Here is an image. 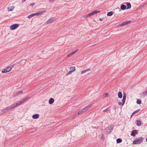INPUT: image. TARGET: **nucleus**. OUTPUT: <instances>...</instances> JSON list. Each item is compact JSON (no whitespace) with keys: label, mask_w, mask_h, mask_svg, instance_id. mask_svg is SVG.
<instances>
[{"label":"nucleus","mask_w":147,"mask_h":147,"mask_svg":"<svg viewBox=\"0 0 147 147\" xmlns=\"http://www.w3.org/2000/svg\"><path fill=\"white\" fill-rule=\"evenodd\" d=\"M143 139L144 138L142 137L136 138L134 140L133 143L136 144H140L143 142Z\"/></svg>","instance_id":"nucleus-1"},{"label":"nucleus","mask_w":147,"mask_h":147,"mask_svg":"<svg viewBox=\"0 0 147 147\" xmlns=\"http://www.w3.org/2000/svg\"><path fill=\"white\" fill-rule=\"evenodd\" d=\"M46 12V10H43L39 12L33 13L28 16V18H31L33 16H41L43 15V14L45 13Z\"/></svg>","instance_id":"nucleus-2"},{"label":"nucleus","mask_w":147,"mask_h":147,"mask_svg":"<svg viewBox=\"0 0 147 147\" xmlns=\"http://www.w3.org/2000/svg\"><path fill=\"white\" fill-rule=\"evenodd\" d=\"M14 106L13 105V104L12 105H10L9 106L6 107V108L3 109L2 110V111L4 113H5L8 111H10L11 110L15 108Z\"/></svg>","instance_id":"nucleus-3"},{"label":"nucleus","mask_w":147,"mask_h":147,"mask_svg":"<svg viewBox=\"0 0 147 147\" xmlns=\"http://www.w3.org/2000/svg\"><path fill=\"white\" fill-rule=\"evenodd\" d=\"M14 66V65L13 64L7 67L5 69L2 71V73H6L10 71Z\"/></svg>","instance_id":"nucleus-4"},{"label":"nucleus","mask_w":147,"mask_h":147,"mask_svg":"<svg viewBox=\"0 0 147 147\" xmlns=\"http://www.w3.org/2000/svg\"><path fill=\"white\" fill-rule=\"evenodd\" d=\"M91 107V105H90L86 107H85V108H83V109L80 110L78 113V114H82L84 112L86 111L87 110Z\"/></svg>","instance_id":"nucleus-5"},{"label":"nucleus","mask_w":147,"mask_h":147,"mask_svg":"<svg viewBox=\"0 0 147 147\" xmlns=\"http://www.w3.org/2000/svg\"><path fill=\"white\" fill-rule=\"evenodd\" d=\"M56 20V19L55 17L51 18L47 21L46 23L47 24H49L52 23L55 21Z\"/></svg>","instance_id":"nucleus-6"},{"label":"nucleus","mask_w":147,"mask_h":147,"mask_svg":"<svg viewBox=\"0 0 147 147\" xmlns=\"http://www.w3.org/2000/svg\"><path fill=\"white\" fill-rule=\"evenodd\" d=\"M19 26V24H16L11 25L10 27V29L11 30H15Z\"/></svg>","instance_id":"nucleus-7"},{"label":"nucleus","mask_w":147,"mask_h":147,"mask_svg":"<svg viewBox=\"0 0 147 147\" xmlns=\"http://www.w3.org/2000/svg\"><path fill=\"white\" fill-rule=\"evenodd\" d=\"M23 92V91L22 90L14 92H13V96H16L22 94Z\"/></svg>","instance_id":"nucleus-8"},{"label":"nucleus","mask_w":147,"mask_h":147,"mask_svg":"<svg viewBox=\"0 0 147 147\" xmlns=\"http://www.w3.org/2000/svg\"><path fill=\"white\" fill-rule=\"evenodd\" d=\"M24 102L22 100L21 101H19L18 102L16 103V104H13V105L14 106V107L15 108L16 107L19 106L21 105H22Z\"/></svg>","instance_id":"nucleus-9"},{"label":"nucleus","mask_w":147,"mask_h":147,"mask_svg":"<svg viewBox=\"0 0 147 147\" xmlns=\"http://www.w3.org/2000/svg\"><path fill=\"white\" fill-rule=\"evenodd\" d=\"M126 94L124 93H123V98L122 100V105H123L125 103V100L126 99Z\"/></svg>","instance_id":"nucleus-10"},{"label":"nucleus","mask_w":147,"mask_h":147,"mask_svg":"<svg viewBox=\"0 0 147 147\" xmlns=\"http://www.w3.org/2000/svg\"><path fill=\"white\" fill-rule=\"evenodd\" d=\"M100 11H95L91 13H90L88 14L87 17H88L90 16H92L94 15V14L96 13H99L100 12Z\"/></svg>","instance_id":"nucleus-11"},{"label":"nucleus","mask_w":147,"mask_h":147,"mask_svg":"<svg viewBox=\"0 0 147 147\" xmlns=\"http://www.w3.org/2000/svg\"><path fill=\"white\" fill-rule=\"evenodd\" d=\"M131 22V21H128L125 22H123L120 24V26H123L128 24Z\"/></svg>","instance_id":"nucleus-12"},{"label":"nucleus","mask_w":147,"mask_h":147,"mask_svg":"<svg viewBox=\"0 0 147 147\" xmlns=\"http://www.w3.org/2000/svg\"><path fill=\"white\" fill-rule=\"evenodd\" d=\"M138 133L137 131L136 130H134L132 131L131 134V135L133 137H134L136 136V135L138 134Z\"/></svg>","instance_id":"nucleus-13"},{"label":"nucleus","mask_w":147,"mask_h":147,"mask_svg":"<svg viewBox=\"0 0 147 147\" xmlns=\"http://www.w3.org/2000/svg\"><path fill=\"white\" fill-rule=\"evenodd\" d=\"M75 68H76L74 66L70 67V68H73V69L71 70L70 71H69L68 72V73L67 75L70 74H71L72 72L75 71L76 70V69H75Z\"/></svg>","instance_id":"nucleus-14"},{"label":"nucleus","mask_w":147,"mask_h":147,"mask_svg":"<svg viewBox=\"0 0 147 147\" xmlns=\"http://www.w3.org/2000/svg\"><path fill=\"white\" fill-rule=\"evenodd\" d=\"M39 117V115L38 114H35L33 115L32 116V117L34 119H37Z\"/></svg>","instance_id":"nucleus-15"},{"label":"nucleus","mask_w":147,"mask_h":147,"mask_svg":"<svg viewBox=\"0 0 147 147\" xmlns=\"http://www.w3.org/2000/svg\"><path fill=\"white\" fill-rule=\"evenodd\" d=\"M54 102V99L53 98H51L49 101V104H52Z\"/></svg>","instance_id":"nucleus-16"},{"label":"nucleus","mask_w":147,"mask_h":147,"mask_svg":"<svg viewBox=\"0 0 147 147\" xmlns=\"http://www.w3.org/2000/svg\"><path fill=\"white\" fill-rule=\"evenodd\" d=\"M90 70V68L87 69H86L82 71L81 72V74H83L84 73H85L87 71H88Z\"/></svg>","instance_id":"nucleus-17"},{"label":"nucleus","mask_w":147,"mask_h":147,"mask_svg":"<svg viewBox=\"0 0 147 147\" xmlns=\"http://www.w3.org/2000/svg\"><path fill=\"white\" fill-rule=\"evenodd\" d=\"M107 129L109 131V132L110 133L112 131L113 128L111 126H109Z\"/></svg>","instance_id":"nucleus-18"},{"label":"nucleus","mask_w":147,"mask_h":147,"mask_svg":"<svg viewBox=\"0 0 147 147\" xmlns=\"http://www.w3.org/2000/svg\"><path fill=\"white\" fill-rule=\"evenodd\" d=\"M126 5L127 7V9H129L131 8V4L130 3H126Z\"/></svg>","instance_id":"nucleus-19"},{"label":"nucleus","mask_w":147,"mask_h":147,"mask_svg":"<svg viewBox=\"0 0 147 147\" xmlns=\"http://www.w3.org/2000/svg\"><path fill=\"white\" fill-rule=\"evenodd\" d=\"M147 95V90L144 91L142 94V96L144 97Z\"/></svg>","instance_id":"nucleus-20"},{"label":"nucleus","mask_w":147,"mask_h":147,"mask_svg":"<svg viewBox=\"0 0 147 147\" xmlns=\"http://www.w3.org/2000/svg\"><path fill=\"white\" fill-rule=\"evenodd\" d=\"M30 97L29 96H27L22 100L23 102H25L27 100L29 99Z\"/></svg>","instance_id":"nucleus-21"},{"label":"nucleus","mask_w":147,"mask_h":147,"mask_svg":"<svg viewBox=\"0 0 147 147\" xmlns=\"http://www.w3.org/2000/svg\"><path fill=\"white\" fill-rule=\"evenodd\" d=\"M118 97L119 98H122L123 95H122V94L121 92H119L118 93Z\"/></svg>","instance_id":"nucleus-22"},{"label":"nucleus","mask_w":147,"mask_h":147,"mask_svg":"<svg viewBox=\"0 0 147 147\" xmlns=\"http://www.w3.org/2000/svg\"><path fill=\"white\" fill-rule=\"evenodd\" d=\"M114 12L113 11H111L109 12H108L107 13V16H112L113 14L114 13Z\"/></svg>","instance_id":"nucleus-23"},{"label":"nucleus","mask_w":147,"mask_h":147,"mask_svg":"<svg viewBox=\"0 0 147 147\" xmlns=\"http://www.w3.org/2000/svg\"><path fill=\"white\" fill-rule=\"evenodd\" d=\"M141 123L140 120H136V125L138 126H140L141 125Z\"/></svg>","instance_id":"nucleus-24"},{"label":"nucleus","mask_w":147,"mask_h":147,"mask_svg":"<svg viewBox=\"0 0 147 147\" xmlns=\"http://www.w3.org/2000/svg\"><path fill=\"white\" fill-rule=\"evenodd\" d=\"M122 140L121 138H118L116 140L117 143H121L122 142Z\"/></svg>","instance_id":"nucleus-25"},{"label":"nucleus","mask_w":147,"mask_h":147,"mask_svg":"<svg viewBox=\"0 0 147 147\" xmlns=\"http://www.w3.org/2000/svg\"><path fill=\"white\" fill-rule=\"evenodd\" d=\"M126 6L124 5H122L121 6V9H126Z\"/></svg>","instance_id":"nucleus-26"},{"label":"nucleus","mask_w":147,"mask_h":147,"mask_svg":"<svg viewBox=\"0 0 147 147\" xmlns=\"http://www.w3.org/2000/svg\"><path fill=\"white\" fill-rule=\"evenodd\" d=\"M105 133L106 134H109L110 132H109V131L107 129H105L104 130Z\"/></svg>","instance_id":"nucleus-27"},{"label":"nucleus","mask_w":147,"mask_h":147,"mask_svg":"<svg viewBox=\"0 0 147 147\" xmlns=\"http://www.w3.org/2000/svg\"><path fill=\"white\" fill-rule=\"evenodd\" d=\"M140 109H138V110L134 111L132 113V115H134L136 114V113H138L140 111Z\"/></svg>","instance_id":"nucleus-28"},{"label":"nucleus","mask_w":147,"mask_h":147,"mask_svg":"<svg viewBox=\"0 0 147 147\" xmlns=\"http://www.w3.org/2000/svg\"><path fill=\"white\" fill-rule=\"evenodd\" d=\"M136 103L137 104L140 105L141 103V100H140L138 99L137 100Z\"/></svg>","instance_id":"nucleus-29"},{"label":"nucleus","mask_w":147,"mask_h":147,"mask_svg":"<svg viewBox=\"0 0 147 147\" xmlns=\"http://www.w3.org/2000/svg\"><path fill=\"white\" fill-rule=\"evenodd\" d=\"M109 111V107H108L105 110H103L102 111L103 112H105L108 111Z\"/></svg>","instance_id":"nucleus-30"},{"label":"nucleus","mask_w":147,"mask_h":147,"mask_svg":"<svg viewBox=\"0 0 147 147\" xmlns=\"http://www.w3.org/2000/svg\"><path fill=\"white\" fill-rule=\"evenodd\" d=\"M78 51V50L77 49L75 51L71 52V53L72 54V55H73L74 54H75V53H76Z\"/></svg>","instance_id":"nucleus-31"},{"label":"nucleus","mask_w":147,"mask_h":147,"mask_svg":"<svg viewBox=\"0 0 147 147\" xmlns=\"http://www.w3.org/2000/svg\"><path fill=\"white\" fill-rule=\"evenodd\" d=\"M104 138H105L104 136L102 134V136L101 137V139L102 140H104Z\"/></svg>","instance_id":"nucleus-32"},{"label":"nucleus","mask_w":147,"mask_h":147,"mask_svg":"<svg viewBox=\"0 0 147 147\" xmlns=\"http://www.w3.org/2000/svg\"><path fill=\"white\" fill-rule=\"evenodd\" d=\"M72 55V54L71 53H69V54H68L67 55V57H71V56Z\"/></svg>","instance_id":"nucleus-33"},{"label":"nucleus","mask_w":147,"mask_h":147,"mask_svg":"<svg viewBox=\"0 0 147 147\" xmlns=\"http://www.w3.org/2000/svg\"><path fill=\"white\" fill-rule=\"evenodd\" d=\"M118 104L119 105H121L122 106H123V105H122V102H119L118 103Z\"/></svg>","instance_id":"nucleus-34"},{"label":"nucleus","mask_w":147,"mask_h":147,"mask_svg":"<svg viewBox=\"0 0 147 147\" xmlns=\"http://www.w3.org/2000/svg\"><path fill=\"white\" fill-rule=\"evenodd\" d=\"M114 108L115 110H116V109L118 108V107L117 105H115L114 106Z\"/></svg>","instance_id":"nucleus-35"},{"label":"nucleus","mask_w":147,"mask_h":147,"mask_svg":"<svg viewBox=\"0 0 147 147\" xmlns=\"http://www.w3.org/2000/svg\"><path fill=\"white\" fill-rule=\"evenodd\" d=\"M108 95V93H105L104 94V96H105V97H107Z\"/></svg>","instance_id":"nucleus-36"},{"label":"nucleus","mask_w":147,"mask_h":147,"mask_svg":"<svg viewBox=\"0 0 147 147\" xmlns=\"http://www.w3.org/2000/svg\"><path fill=\"white\" fill-rule=\"evenodd\" d=\"M103 20V18H100L99 19V20L100 21H102Z\"/></svg>","instance_id":"nucleus-37"},{"label":"nucleus","mask_w":147,"mask_h":147,"mask_svg":"<svg viewBox=\"0 0 147 147\" xmlns=\"http://www.w3.org/2000/svg\"><path fill=\"white\" fill-rule=\"evenodd\" d=\"M34 3H31L30 4V5L31 6H33L34 5Z\"/></svg>","instance_id":"nucleus-38"},{"label":"nucleus","mask_w":147,"mask_h":147,"mask_svg":"<svg viewBox=\"0 0 147 147\" xmlns=\"http://www.w3.org/2000/svg\"><path fill=\"white\" fill-rule=\"evenodd\" d=\"M15 8L14 6H12L11 7V9H13Z\"/></svg>","instance_id":"nucleus-39"},{"label":"nucleus","mask_w":147,"mask_h":147,"mask_svg":"<svg viewBox=\"0 0 147 147\" xmlns=\"http://www.w3.org/2000/svg\"><path fill=\"white\" fill-rule=\"evenodd\" d=\"M8 11H12L13 10H8Z\"/></svg>","instance_id":"nucleus-40"},{"label":"nucleus","mask_w":147,"mask_h":147,"mask_svg":"<svg viewBox=\"0 0 147 147\" xmlns=\"http://www.w3.org/2000/svg\"><path fill=\"white\" fill-rule=\"evenodd\" d=\"M71 70L72 69H73V68H70Z\"/></svg>","instance_id":"nucleus-41"},{"label":"nucleus","mask_w":147,"mask_h":147,"mask_svg":"<svg viewBox=\"0 0 147 147\" xmlns=\"http://www.w3.org/2000/svg\"><path fill=\"white\" fill-rule=\"evenodd\" d=\"M132 115V114L131 115V118L132 117V115Z\"/></svg>","instance_id":"nucleus-42"},{"label":"nucleus","mask_w":147,"mask_h":147,"mask_svg":"<svg viewBox=\"0 0 147 147\" xmlns=\"http://www.w3.org/2000/svg\"><path fill=\"white\" fill-rule=\"evenodd\" d=\"M146 142H147V138H146Z\"/></svg>","instance_id":"nucleus-43"},{"label":"nucleus","mask_w":147,"mask_h":147,"mask_svg":"<svg viewBox=\"0 0 147 147\" xmlns=\"http://www.w3.org/2000/svg\"><path fill=\"white\" fill-rule=\"evenodd\" d=\"M26 0H24V2L25 1H26Z\"/></svg>","instance_id":"nucleus-44"},{"label":"nucleus","mask_w":147,"mask_h":147,"mask_svg":"<svg viewBox=\"0 0 147 147\" xmlns=\"http://www.w3.org/2000/svg\"><path fill=\"white\" fill-rule=\"evenodd\" d=\"M23 60H22H22H21V61H22Z\"/></svg>","instance_id":"nucleus-45"}]
</instances>
